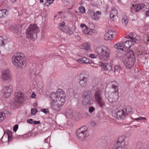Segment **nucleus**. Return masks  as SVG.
Wrapping results in <instances>:
<instances>
[{
    "mask_svg": "<svg viewBox=\"0 0 149 149\" xmlns=\"http://www.w3.org/2000/svg\"><path fill=\"white\" fill-rule=\"evenodd\" d=\"M50 97L52 102V108L55 111H59L65 101V93L62 90L58 89L56 93H52Z\"/></svg>",
    "mask_w": 149,
    "mask_h": 149,
    "instance_id": "nucleus-1",
    "label": "nucleus"
},
{
    "mask_svg": "<svg viewBox=\"0 0 149 149\" xmlns=\"http://www.w3.org/2000/svg\"><path fill=\"white\" fill-rule=\"evenodd\" d=\"M24 55L23 53H15L12 57L13 63L17 67H24L26 65V61L24 59Z\"/></svg>",
    "mask_w": 149,
    "mask_h": 149,
    "instance_id": "nucleus-2",
    "label": "nucleus"
},
{
    "mask_svg": "<svg viewBox=\"0 0 149 149\" xmlns=\"http://www.w3.org/2000/svg\"><path fill=\"white\" fill-rule=\"evenodd\" d=\"M95 52L98 55L102 56H99L98 58L99 60L102 61L105 60V58H108L110 53V49L105 47H97L95 49Z\"/></svg>",
    "mask_w": 149,
    "mask_h": 149,
    "instance_id": "nucleus-3",
    "label": "nucleus"
},
{
    "mask_svg": "<svg viewBox=\"0 0 149 149\" xmlns=\"http://www.w3.org/2000/svg\"><path fill=\"white\" fill-rule=\"evenodd\" d=\"M39 31L38 27L36 24H31L26 29V36L31 39L37 37V34Z\"/></svg>",
    "mask_w": 149,
    "mask_h": 149,
    "instance_id": "nucleus-4",
    "label": "nucleus"
},
{
    "mask_svg": "<svg viewBox=\"0 0 149 149\" xmlns=\"http://www.w3.org/2000/svg\"><path fill=\"white\" fill-rule=\"evenodd\" d=\"M135 62L134 52L132 51L129 50L127 57L123 61L124 64L127 68H131L134 65Z\"/></svg>",
    "mask_w": 149,
    "mask_h": 149,
    "instance_id": "nucleus-5",
    "label": "nucleus"
},
{
    "mask_svg": "<svg viewBox=\"0 0 149 149\" xmlns=\"http://www.w3.org/2000/svg\"><path fill=\"white\" fill-rule=\"evenodd\" d=\"M132 37H130V40L126 41L123 42V45L125 51L126 49L129 48L132 45L135 43H138L139 42V37L136 33L132 34Z\"/></svg>",
    "mask_w": 149,
    "mask_h": 149,
    "instance_id": "nucleus-6",
    "label": "nucleus"
},
{
    "mask_svg": "<svg viewBox=\"0 0 149 149\" xmlns=\"http://www.w3.org/2000/svg\"><path fill=\"white\" fill-rule=\"evenodd\" d=\"M76 134L78 138L81 140L88 136L89 133L86 127H82L78 129L76 131Z\"/></svg>",
    "mask_w": 149,
    "mask_h": 149,
    "instance_id": "nucleus-7",
    "label": "nucleus"
},
{
    "mask_svg": "<svg viewBox=\"0 0 149 149\" xmlns=\"http://www.w3.org/2000/svg\"><path fill=\"white\" fill-rule=\"evenodd\" d=\"M102 93L101 90L98 89L95 94L94 97L98 105L101 107L105 106V103L103 100L102 95Z\"/></svg>",
    "mask_w": 149,
    "mask_h": 149,
    "instance_id": "nucleus-8",
    "label": "nucleus"
},
{
    "mask_svg": "<svg viewBox=\"0 0 149 149\" xmlns=\"http://www.w3.org/2000/svg\"><path fill=\"white\" fill-rule=\"evenodd\" d=\"M1 79L3 81H10L12 79V74L10 70L8 69H4L1 71Z\"/></svg>",
    "mask_w": 149,
    "mask_h": 149,
    "instance_id": "nucleus-9",
    "label": "nucleus"
},
{
    "mask_svg": "<svg viewBox=\"0 0 149 149\" xmlns=\"http://www.w3.org/2000/svg\"><path fill=\"white\" fill-rule=\"evenodd\" d=\"M77 77L79 80V83L80 86L83 88L87 87L88 80V78L87 75L83 73H81Z\"/></svg>",
    "mask_w": 149,
    "mask_h": 149,
    "instance_id": "nucleus-10",
    "label": "nucleus"
},
{
    "mask_svg": "<svg viewBox=\"0 0 149 149\" xmlns=\"http://www.w3.org/2000/svg\"><path fill=\"white\" fill-rule=\"evenodd\" d=\"M113 116L116 119H124L127 116V113L123 110H119L116 112H113Z\"/></svg>",
    "mask_w": 149,
    "mask_h": 149,
    "instance_id": "nucleus-11",
    "label": "nucleus"
},
{
    "mask_svg": "<svg viewBox=\"0 0 149 149\" xmlns=\"http://www.w3.org/2000/svg\"><path fill=\"white\" fill-rule=\"evenodd\" d=\"M13 91V87L10 85L4 87L2 90L3 96L6 98L9 97L11 95Z\"/></svg>",
    "mask_w": 149,
    "mask_h": 149,
    "instance_id": "nucleus-12",
    "label": "nucleus"
},
{
    "mask_svg": "<svg viewBox=\"0 0 149 149\" xmlns=\"http://www.w3.org/2000/svg\"><path fill=\"white\" fill-rule=\"evenodd\" d=\"M88 13L90 16L93 19L95 20L99 19L100 17V16L102 15L100 11H97L95 12L94 11L92 10H89Z\"/></svg>",
    "mask_w": 149,
    "mask_h": 149,
    "instance_id": "nucleus-13",
    "label": "nucleus"
},
{
    "mask_svg": "<svg viewBox=\"0 0 149 149\" xmlns=\"http://www.w3.org/2000/svg\"><path fill=\"white\" fill-rule=\"evenodd\" d=\"M15 97L14 98V102L15 103H21L24 100L23 95L21 91L16 93Z\"/></svg>",
    "mask_w": 149,
    "mask_h": 149,
    "instance_id": "nucleus-14",
    "label": "nucleus"
},
{
    "mask_svg": "<svg viewBox=\"0 0 149 149\" xmlns=\"http://www.w3.org/2000/svg\"><path fill=\"white\" fill-rule=\"evenodd\" d=\"M124 138L123 137H119L118 139V142L115 146H111L110 147L109 149H122V147L120 145L121 144H123V145H124Z\"/></svg>",
    "mask_w": 149,
    "mask_h": 149,
    "instance_id": "nucleus-15",
    "label": "nucleus"
},
{
    "mask_svg": "<svg viewBox=\"0 0 149 149\" xmlns=\"http://www.w3.org/2000/svg\"><path fill=\"white\" fill-rule=\"evenodd\" d=\"M144 6V4L143 3L133 5L131 7V11L133 12H137L143 8Z\"/></svg>",
    "mask_w": 149,
    "mask_h": 149,
    "instance_id": "nucleus-16",
    "label": "nucleus"
},
{
    "mask_svg": "<svg viewBox=\"0 0 149 149\" xmlns=\"http://www.w3.org/2000/svg\"><path fill=\"white\" fill-rule=\"evenodd\" d=\"M65 115L67 118L74 119L75 116V113L71 109H66L65 112Z\"/></svg>",
    "mask_w": 149,
    "mask_h": 149,
    "instance_id": "nucleus-17",
    "label": "nucleus"
},
{
    "mask_svg": "<svg viewBox=\"0 0 149 149\" xmlns=\"http://www.w3.org/2000/svg\"><path fill=\"white\" fill-rule=\"evenodd\" d=\"M114 33L111 31H109L106 33L104 35V38L105 40H112L114 39L115 35Z\"/></svg>",
    "mask_w": 149,
    "mask_h": 149,
    "instance_id": "nucleus-18",
    "label": "nucleus"
},
{
    "mask_svg": "<svg viewBox=\"0 0 149 149\" xmlns=\"http://www.w3.org/2000/svg\"><path fill=\"white\" fill-rule=\"evenodd\" d=\"M4 135L2 138L1 140L3 141V140L5 138L7 139L8 143L12 140V133L9 130H6L4 131Z\"/></svg>",
    "mask_w": 149,
    "mask_h": 149,
    "instance_id": "nucleus-19",
    "label": "nucleus"
},
{
    "mask_svg": "<svg viewBox=\"0 0 149 149\" xmlns=\"http://www.w3.org/2000/svg\"><path fill=\"white\" fill-rule=\"evenodd\" d=\"M118 12L115 8H112L110 12V17L111 20L115 21L118 18Z\"/></svg>",
    "mask_w": 149,
    "mask_h": 149,
    "instance_id": "nucleus-20",
    "label": "nucleus"
},
{
    "mask_svg": "<svg viewBox=\"0 0 149 149\" xmlns=\"http://www.w3.org/2000/svg\"><path fill=\"white\" fill-rule=\"evenodd\" d=\"M76 61L80 63L88 64V63L91 64L92 63V62L91 61L85 57L79 58L76 60Z\"/></svg>",
    "mask_w": 149,
    "mask_h": 149,
    "instance_id": "nucleus-21",
    "label": "nucleus"
},
{
    "mask_svg": "<svg viewBox=\"0 0 149 149\" xmlns=\"http://www.w3.org/2000/svg\"><path fill=\"white\" fill-rule=\"evenodd\" d=\"M101 66L102 68L105 71L109 72L112 69V66L109 64L101 62Z\"/></svg>",
    "mask_w": 149,
    "mask_h": 149,
    "instance_id": "nucleus-22",
    "label": "nucleus"
},
{
    "mask_svg": "<svg viewBox=\"0 0 149 149\" xmlns=\"http://www.w3.org/2000/svg\"><path fill=\"white\" fill-rule=\"evenodd\" d=\"M114 47L116 49H120L123 51H125L124 47L123 42L117 43L114 45Z\"/></svg>",
    "mask_w": 149,
    "mask_h": 149,
    "instance_id": "nucleus-23",
    "label": "nucleus"
},
{
    "mask_svg": "<svg viewBox=\"0 0 149 149\" xmlns=\"http://www.w3.org/2000/svg\"><path fill=\"white\" fill-rule=\"evenodd\" d=\"M7 11L6 9H4L0 10V18H3L6 17L8 15Z\"/></svg>",
    "mask_w": 149,
    "mask_h": 149,
    "instance_id": "nucleus-24",
    "label": "nucleus"
},
{
    "mask_svg": "<svg viewBox=\"0 0 149 149\" xmlns=\"http://www.w3.org/2000/svg\"><path fill=\"white\" fill-rule=\"evenodd\" d=\"M65 24V23L64 22H63L62 23L59 24H58V28L63 32H67V30H65V29H66V28H68V27L64 26Z\"/></svg>",
    "mask_w": 149,
    "mask_h": 149,
    "instance_id": "nucleus-25",
    "label": "nucleus"
},
{
    "mask_svg": "<svg viewBox=\"0 0 149 149\" xmlns=\"http://www.w3.org/2000/svg\"><path fill=\"white\" fill-rule=\"evenodd\" d=\"M82 103L84 105H89L90 103V97L87 96L85 97H82Z\"/></svg>",
    "mask_w": 149,
    "mask_h": 149,
    "instance_id": "nucleus-26",
    "label": "nucleus"
},
{
    "mask_svg": "<svg viewBox=\"0 0 149 149\" xmlns=\"http://www.w3.org/2000/svg\"><path fill=\"white\" fill-rule=\"evenodd\" d=\"M105 96L106 97L108 98L109 102L110 103H113L116 102L117 101L116 99H115V97L116 96V95H113V96H110L109 97H108L105 94Z\"/></svg>",
    "mask_w": 149,
    "mask_h": 149,
    "instance_id": "nucleus-27",
    "label": "nucleus"
},
{
    "mask_svg": "<svg viewBox=\"0 0 149 149\" xmlns=\"http://www.w3.org/2000/svg\"><path fill=\"white\" fill-rule=\"evenodd\" d=\"M88 26H86V28L85 29H84L83 30V33L86 35H90L91 34V32H93V29H90L89 31H88Z\"/></svg>",
    "mask_w": 149,
    "mask_h": 149,
    "instance_id": "nucleus-28",
    "label": "nucleus"
},
{
    "mask_svg": "<svg viewBox=\"0 0 149 149\" xmlns=\"http://www.w3.org/2000/svg\"><path fill=\"white\" fill-rule=\"evenodd\" d=\"M122 21V23L123 25H127L128 22L127 16L125 15L123 16Z\"/></svg>",
    "mask_w": 149,
    "mask_h": 149,
    "instance_id": "nucleus-29",
    "label": "nucleus"
},
{
    "mask_svg": "<svg viewBox=\"0 0 149 149\" xmlns=\"http://www.w3.org/2000/svg\"><path fill=\"white\" fill-rule=\"evenodd\" d=\"M21 30V27L20 26H17L15 28H13L11 31L15 34H18L19 33H20Z\"/></svg>",
    "mask_w": 149,
    "mask_h": 149,
    "instance_id": "nucleus-30",
    "label": "nucleus"
},
{
    "mask_svg": "<svg viewBox=\"0 0 149 149\" xmlns=\"http://www.w3.org/2000/svg\"><path fill=\"white\" fill-rule=\"evenodd\" d=\"M90 91L88 90L84 92L82 95V97H85L87 96L90 97L89 93Z\"/></svg>",
    "mask_w": 149,
    "mask_h": 149,
    "instance_id": "nucleus-31",
    "label": "nucleus"
},
{
    "mask_svg": "<svg viewBox=\"0 0 149 149\" xmlns=\"http://www.w3.org/2000/svg\"><path fill=\"white\" fill-rule=\"evenodd\" d=\"M5 118V114L3 112H0V122L3 120Z\"/></svg>",
    "mask_w": 149,
    "mask_h": 149,
    "instance_id": "nucleus-32",
    "label": "nucleus"
},
{
    "mask_svg": "<svg viewBox=\"0 0 149 149\" xmlns=\"http://www.w3.org/2000/svg\"><path fill=\"white\" fill-rule=\"evenodd\" d=\"M115 73H118L120 70V67L119 65H116L114 67Z\"/></svg>",
    "mask_w": 149,
    "mask_h": 149,
    "instance_id": "nucleus-33",
    "label": "nucleus"
},
{
    "mask_svg": "<svg viewBox=\"0 0 149 149\" xmlns=\"http://www.w3.org/2000/svg\"><path fill=\"white\" fill-rule=\"evenodd\" d=\"M79 10L81 13L83 14L85 12V9L84 7L83 6L80 7L79 8Z\"/></svg>",
    "mask_w": 149,
    "mask_h": 149,
    "instance_id": "nucleus-34",
    "label": "nucleus"
},
{
    "mask_svg": "<svg viewBox=\"0 0 149 149\" xmlns=\"http://www.w3.org/2000/svg\"><path fill=\"white\" fill-rule=\"evenodd\" d=\"M54 1V0H47L45 3L46 4V6L48 7Z\"/></svg>",
    "mask_w": 149,
    "mask_h": 149,
    "instance_id": "nucleus-35",
    "label": "nucleus"
},
{
    "mask_svg": "<svg viewBox=\"0 0 149 149\" xmlns=\"http://www.w3.org/2000/svg\"><path fill=\"white\" fill-rule=\"evenodd\" d=\"M67 28L65 29V30H67V32L65 33H68L70 35H72L73 32V31L71 29Z\"/></svg>",
    "mask_w": 149,
    "mask_h": 149,
    "instance_id": "nucleus-36",
    "label": "nucleus"
},
{
    "mask_svg": "<svg viewBox=\"0 0 149 149\" xmlns=\"http://www.w3.org/2000/svg\"><path fill=\"white\" fill-rule=\"evenodd\" d=\"M125 111L127 113V114L128 113H131L132 112V108L131 107H127Z\"/></svg>",
    "mask_w": 149,
    "mask_h": 149,
    "instance_id": "nucleus-37",
    "label": "nucleus"
},
{
    "mask_svg": "<svg viewBox=\"0 0 149 149\" xmlns=\"http://www.w3.org/2000/svg\"><path fill=\"white\" fill-rule=\"evenodd\" d=\"M4 40L2 37H0V46H4L5 45Z\"/></svg>",
    "mask_w": 149,
    "mask_h": 149,
    "instance_id": "nucleus-38",
    "label": "nucleus"
},
{
    "mask_svg": "<svg viewBox=\"0 0 149 149\" xmlns=\"http://www.w3.org/2000/svg\"><path fill=\"white\" fill-rule=\"evenodd\" d=\"M97 55L95 54H89V57L92 58H97Z\"/></svg>",
    "mask_w": 149,
    "mask_h": 149,
    "instance_id": "nucleus-39",
    "label": "nucleus"
},
{
    "mask_svg": "<svg viewBox=\"0 0 149 149\" xmlns=\"http://www.w3.org/2000/svg\"><path fill=\"white\" fill-rule=\"evenodd\" d=\"M31 112L32 115H34L37 112V111L36 109L32 108L31 109Z\"/></svg>",
    "mask_w": 149,
    "mask_h": 149,
    "instance_id": "nucleus-40",
    "label": "nucleus"
},
{
    "mask_svg": "<svg viewBox=\"0 0 149 149\" xmlns=\"http://www.w3.org/2000/svg\"><path fill=\"white\" fill-rule=\"evenodd\" d=\"M112 88L114 89L115 90V92L116 93L118 91V88L117 86L114 85V84H112Z\"/></svg>",
    "mask_w": 149,
    "mask_h": 149,
    "instance_id": "nucleus-41",
    "label": "nucleus"
},
{
    "mask_svg": "<svg viewBox=\"0 0 149 149\" xmlns=\"http://www.w3.org/2000/svg\"><path fill=\"white\" fill-rule=\"evenodd\" d=\"M122 56V52H120L119 53L117 52L116 54V57L117 58H120Z\"/></svg>",
    "mask_w": 149,
    "mask_h": 149,
    "instance_id": "nucleus-42",
    "label": "nucleus"
},
{
    "mask_svg": "<svg viewBox=\"0 0 149 149\" xmlns=\"http://www.w3.org/2000/svg\"><path fill=\"white\" fill-rule=\"evenodd\" d=\"M134 120H146V118L143 117H139L137 118H134Z\"/></svg>",
    "mask_w": 149,
    "mask_h": 149,
    "instance_id": "nucleus-43",
    "label": "nucleus"
},
{
    "mask_svg": "<svg viewBox=\"0 0 149 149\" xmlns=\"http://www.w3.org/2000/svg\"><path fill=\"white\" fill-rule=\"evenodd\" d=\"M27 123L30 124H32L33 123V120L32 119H27L26 120Z\"/></svg>",
    "mask_w": 149,
    "mask_h": 149,
    "instance_id": "nucleus-44",
    "label": "nucleus"
},
{
    "mask_svg": "<svg viewBox=\"0 0 149 149\" xmlns=\"http://www.w3.org/2000/svg\"><path fill=\"white\" fill-rule=\"evenodd\" d=\"M94 110V108L92 107H90L89 108V112L90 113H92L93 111Z\"/></svg>",
    "mask_w": 149,
    "mask_h": 149,
    "instance_id": "nucleus-45",
    "label": "nucleus"
},
{
    "mask_svg": "<svg viewBox=\"0 0 149 149\" xmlns=\"http://www.w3.org/2000/svg\"><path fill=\"white\" fill-rule=\"evenodd\" d=\"M18 128V125H15L13 128V131L14 132H16Z\"/></svg>",
    "mask_w": 149,
    "mask_h": 149,
    "instance_id": "nucleus-46",
    "label": "nucleus"
},
{
    "mask_svg": "<svg viewBox=\"0 0 149 149\" xmlns=\"http://www.w3.org/2000/svg\"><path fill=\"white\" fill-rule=\"evenodd\" d=\"M85 46L86 49L88 50L90 49V45L88 43H86L85 45Z\"/></svg>",
    "mask_w": 149,
    "mask_h": 149,
    "instance_id": "nucleus-47",
    "label": "nucleus"
},
{
    "mask_svg": "<svg viewBox=\"0 0 149 149\" xmlns=\"http://www.w3.org/2000/svg\"><path fill=\"white\" fill-rule=\"evenodd\" d=\"M144 7L146 9H148L149 8V3H146V4H144Z\"/></svg>",
    "mask_w": 149,
    "mask_h": 149,
    "instance_id": "nucleus-48",
    "label": "nucleus"
},
{
    "mask_svg": "<svg viewBox=\"0 0 149 149\" xmlns=\"http://www.w3.org/2000/svg\"><path fill=\"white\" fill-rule=\"evenodd\" d=\"M50 140V138H49V137H48V138H46L45 139L44 142L45 143H48L49 142Z\"/></svg>",
    "mask_w": 149,
    "mask_h": 149,
    "instance_id": "nucleus-49",
    "label": "nucleus"
},
{
    "mask_svg": "<svg viewBox=\"0 0 149 149\" xmlns=\"http://www.w3.org/2000/svg\"><path fill=\"white\" fill-rule=\"evenodd\" d=\"M41 111L45 113H47L48 112V110L46 109H41Z\"/></svg>",
    "mask_w": 149,
    "mask_h": 149,
    "instance_id": "nucleus-50",
    "label": "nucleus"
},
{
    "mask_svg": "<svg viewBox=\"0 0 149 149\" xmlns=\"http://www.w3.org/2000/svg\"><path fill=\"white\" fill-rule=\"evenodd\" d=\"M33 123L34 125L36 124H40V121H33Z\"/></svg>",
    "mask_w": 149,
    "mask_h": 149,
    "instance_id": "nucleus-51",
    "label": "nucleus"
},
{
    "mask_svg": "<svg viewBox=\"0 0 149 149\" xmlns=\"http://www.w3.org/2000/svg\"><path fill=\"white\" fill-rule=\"evenodd\" d=\"M36 96V94L34 92H33L31 96V97L32 98H35Z\"/></svg>",
    "mask_w": 149,
    "mask_h": 149,
    "instance_id": "nucleus-52",
    "label": "nucleus"
},
{
    "mask_svg": "<svg viewBox=\"0 0 149 149\" xmlns=\"http://www.w3.org/2000/svg\"><path fill=\"white\" fill-rule=\"evenodd\" d=\"M86 26H87L85 24H81L80 25V27L81 28H83L84 27H85L86 28Z\"/></svg>",
    "mask_w": 149,
    "mask_h": 149,
    "instance_id": "nucleus-53",
    "label": "nucleus"
},
{
    "mask_svg": "<svg viewBox=\"0 0 149 149\" xmlns=\"http://www.w3.org/2000/svg\"><path fill=\"white\" fill-rule=\"evenodd\" d=\"M134 33H132V34L130 36H125V38H129L130 40H130V37H132V36L133 35L132 34H134Z\"/></svg>",
    "mask_w": 149,
    "mask_h": 149,
    "instance_id": "nucleus-54",
    "label": "nucleus"
},
{
    "mask_svg": "<svg viewBox=\"0 0 149 149\" xmlns=\"http://www.w3.org/2000/svg\"><path fill=\"white\" fill-rule=\"evenodd\" d=\"M146 15L147 16H149V10L146 12L145 13Z\"/></svg>",
    "mask_w": 149,
    "mask_h": 149,
    "instance_id": "nucleus-55",
    "label": "nucleus"
},
{
    "mask_svg": "<svg viewBox=\"0 0 149 149\" xmlns=\"http://www.w3.org/2000/svg\"><path fill=\"white\" fill-rule=\"evenodd\" d=\"M16 0H10V1L12 3H14L16 1Z\"/></svg>",
    "mask_w": 149,
    "mask_h": 149,
    "instance_id": "nucleus-56",
    "label": "nucleus"
},
{
    "mask_svg": "<svg viewBox=\"0 0 149 149\" xmlns=\"http://www.w3.org/2000/svg\"><path fill=\"white\" fill-rule=\"evenodd\" d=\"M147 38L149 39V32L148 33Z\"/></svg>",
    "mask_w": 149,
    "mask_h": 149,
    "instance_id": "nucleus-57",
    "label": "nucleus"
},
{
    "mask_svg": "<svg viewBox=\"0 0 149 149\" xmlns=\"http://www.w3.org/2000/svg\"><path fill=\"white\" fill-rule=\"evenodd\" d=\"M91 66H92V67H94L95 68H97V67L95 66L94 65H91Z\"/></svg>",
    "mask_w": 149,
    "mask_h": 149,
    "instance_id": "nucleus-58",
    "label": "nucleus"
},
{
    "mask_svg": "<svg viewBox=\"0 0 149 149\" xmlns=\"http://www.w3.org/2000/svg\"><path fill=\"white\" fill-rule=\"evenodd\" d=\"M40 3H43V0H40Z\"/></svg>",
    "mask_w": 149,
    "mask_h": 149,
    "instance_id": "nucleus-59",
    "label": "nucleus"
},
{
    "mask_svg": "<svg viewBox=\"0 0 149 149\" xmlns=\"http://www.w3.org/2000/svg\"><path fill=\"white\" fill-rule=\"evenodd\" d=\"M95 124V123L93 122H91V125H92L93 124Z\"/></svg>",
    "mask_w": 149,
    "mask_h": 149,
    "instance_id": "nucleus-60",
    "label": "nucleus"
}]
</instances>
